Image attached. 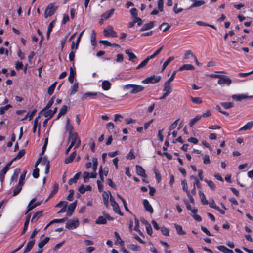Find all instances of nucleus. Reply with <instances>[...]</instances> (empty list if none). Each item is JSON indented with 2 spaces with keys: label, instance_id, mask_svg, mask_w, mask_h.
Listing matches in <instances>:
<instances>
[{
  "label": "nucleus",
  "instance_id": "2f4dec72",
  "mask_svg": "<svg viewBox=\"0 0 253 253\" xmlns=\"http://www.w3.org/2000/svg\"><path fill=\"white\" fill-rule=\"evenodd\" d=\"M217 249L224 253H233V250L228 249L224 246H218Z\"/></svg>",
  "mask_w": 253,
  "mask_h": 253
},
{
  "label": "nucleus",
  "instance_id": "20e7f679",
  "mask_svg": "<svg viewBox=\"0 0 253 253\" xmlns=\"http://www.w3.org/2000/svg\"><path fill=\"white\" fill-rule=\"evenodd\" d=\"M107 220H113V218L108 214H104V216L98 217L97 219L95 221V223L97 224H105L107 223Z\"/></svg>",
  "mask_w": 253,
  "mask_h": 253
},
{
  "label": "nucleus",
  "instance_id": "8fccbe9b",
  "mask_svg": "<svg viewBox=\"0 0 253 253\" xmlns=\"http://www.w3.org/2000/svg\"><path fill=\"white\" fill-rule=\"evenodd\" d=\"M190 98L192 102L195 104H200L202 102V99L200 97H193L191 96Z\"/></svg>",
  "mask_w": 253,
  "mask_h": 253
},
{
  "label": "nucleus",
  "instance_id": "f03ea898",
  "mask_svg": "<svg viewBox=\"0 0 253 253\" xmlns=\"http://www.w3.org/2000/svg\"><path fill=\"white\" fill-rule=\"evenodd\" d=\"M57 8L58 7L54 6V3H50L48 4L44 11V16L45 18H47L54 14Z\"/></svg>",
  "mask_w": 253,
  "mask_h": 253
},
{
  "label": "nucleus",
  "instance_id": "72a5a7b5",
  "mask_svg": "<svg viewBox=\"0 0 253 253\" xmlns=\"http://www.w3.org/2000/svg\"><path fill=\"white\" fill-rule=\"evenodd\" d=\"M194 3L191 5L189 8H192L193 7H199L204 4H205V2L204 0H198L193 1Z\"/></svg>",
  "mask_w": 253,
  "mask_h": 253
},
{
  "label": "nucleus",
  "instance_id": "1a4fd4ad",
  "mask_svg": "<svg viewBox=\"0 0 253 253\" xmlns=\"http://www.w3.org/2000/svg\"><path fill=\"white\" fill-rule=\"evenodd\" d=\"M12 164V162H9L6 164V165L1 169L0 171V180L1 182H3L4 179V175L9 170L10 166Z\"/></svg>",
  "mask_w": 253,
  "mask_h": 253
},
{
  "label": "nucleus",
  "instance_id": "dca6fc26",
  "mask_svg": "<svg viewBox=\"0 0 253 253\" xmlns=\"http://www.w3.org/2000/svg\"><path fill=\"white\" fill-rule=\"evenodd\" d=\"M54 98V96H52L51 99L48 101L46 106L40 112V114L42 115L44 111L48 110L51 107L53 104Z\"/></svg>",
  "mask_w": 253,
  "mask_h": 253
},
{
  "label": "nucleus",
  "instance_id": "5701e85b",
  "mask_svg": "<svg viewBox=\"0 0 253 253\" xmlns=\"http://www.w3.org/2000/svg\"><path fill=\"white\" fill-rule=\"evenodd\" d=\"M66 129L67 131L69 132V135H71L72 134H73L74 133L72 132L74 127L73 126L70 124V119L68 118L67 119L66 121Z\"/></svg>",
  "mask_w": 253,
  "mask_h": 253
},
{
  "label": "nucleus",
  "instance_id": "c03bdc74",
  "mask_svg": "<svg viewBox=\"0 0 253 253\" xmlns=\"http://www.w3.org/2000/svg\"><path fill=\"white\" fill-rule=\"evenodd\" d=\"M56 84H57V82H55L48 87V93L50 95H51L53 93L54 90L56 85Z\"/></svg>",
  "mask_w": 253,
  "mask_h": 253
},
{
  "label": "nucleus",
  "instance_id": "aec40b11",
  "mask_svg": "<svg viewBox=\"0 0 253 253\" xmlns=\"http://www.w3.org/2000/svg\"><path fill=\"white\" fill-rule=\"evenodd\" d=\"M42 201H40V202H38L33 205H32V204L30 205V204H28V205L27 206V209L25 212V214H27L29 211H30L31 210H32L35 208L40 205L42 204Z\"/></svg>",
  "mask_w": 253,
  "mask_h": 253
},
{
  "label": "nucleus",
  "instance_id": "39448f33",
  "mask_svg": "<svg viewBox=\"0 0 253 253\" xmlns=\"http://www.w3.org/2000/svg\"><path fill=\"white\" fill-rule=\"evenodd\" d=\"M161 77L160 76H156L155 75H153L143 80L142 83L144 84H155L159 82L161 80Z\"/></svg>",
  "mask_w": 253,
  "mask_h": 253
},
{
  "label": "nucleus",
  "instance_id": "ea45409f",
  "mask_svg": "<svg viewBox=\"0 0 253 253\" xmlns=\"http://www.w3.org/2000/svg\"><path fill=\"white\" fill-rule=\"evenodd\" d=\"M49 239H50L49 238L47 237L44 239H43V240L40 241L38 243V247H39V248H42V247H43L44 246V245L48 243V242L49 241Z\"/></svg>",
  "mask_w": 253,
  "mask_h": 253
},
{
  "label": "nucleus",
  "instance_id": "473e14b6",
  "mask_svg": "<svg viewBox=\"0 0 253 253\" xmlns=\"http://www.w3.org/2000/svg\"><path fill=\"white\" fill-rule=\"evenodd\" d=\"M20 171V169L19 168H16L15 169L13 174L12 175L11 178V182H12L15 180H17Z\"/></svg>",
  "mask_w": 253,
  "mask_h": 253
},
{
  "label": "nucleus",
  "instance_id": "412c9836",
  "mask_svg": "<svg viewBox=\"0 0 253 253\" xmlns=\"http://www.w3.org/2000/svg\"><path fill=\"white\" fill-rule=\"evenodd\" d=\"M164 92H167L170 93L172 92V87L170 83L166 81L164 84Z\"/></svg>",
  "mask_w": 253,
  "mask_h": 253
},
{
  "label": "nucleus",
  "instance_id": "49530a36",
  "mask_svg": "<svg viewBox=\"0 0 253 253\" xmlns=\"http://www.w3.org/2000/svg\"><path fill=\"white\" fill-rule=\"evenodd\" d=\"M220 105L226 109L233 107V104L232 102H221Z\"/></svg>",
  "mask_w": 253,
  "mask_h": 253
},
{
  "label": "nucleus",
  "instance_id": "13d9d810",
  "mask_svg": "<svg viewBox=\"0 0 253 253\" xmlns=\"http://www.w3.org/2000/svg\"><path fill=\"white\" fill-rule=\"evenodd\" d=\"M97 165H98L97 159L96 158H93V159H92V168H93V169L94 172H95L97 169Z\"/></svg>",
  "mask_w": 253,
  "mask_h": 253
},
{
  "label": "nucleus",
  "instance_id": "de8ad7c7",
  "mask_svg": "<svg viewBox=\"0 0 253 253\" xmlns=\"http://www.w3.org/2000/svg\"><path fill=\"white\" fill-rule=\"evenodd\" d=\"M96 35L95 32L94 30H92L91 31V42L92 43V45L93 46H95L96 44Z\"/></svg>",
  "mask_w": 253,
  "mask_h": 253
},
{
  "label": "nucleus",
  "instance_id": "9b49d317",
  "mask_svg": "<svg viewBox=\"0 0 253 253\" xmlns=\"http://www.w3.org/2000/svg\"><path fill=\"white\" fill-rule=\"evenodd\" d=\"M77 200L75 201L73 203L70 204L68 208L67 212V215L68 216H71L73 212H74V211L76 209L77 204Z\"/></svg>",
  "mask_w": 253,
  "mask_h": 253
},
{
  "label": "nucleus",
  "instance_id": "7c9ffc66",
  "mask_svg": "<svg viewBox=\"0 0 253 253\" xmlns=\"http://www.w3.org/2000/svg\"><path fill=\"white\" fill-rule=\"evenodd\" d=\"M102 86L104 90H108L111 88V83L108 81H104L102 82Z\"/></svg>",
  "mask_w": 253,
  "mask_h": 253
},
{
  "label": "nucleus",
  "instance_id": "680f3d73",
  "mask_svg": "<svg viewBox=\"0 0 253 253\" xmlns=\"http://www.w3.org/2000/svg\"><path fill=\"white\" fill-rule=\"evenodd\" d=\"M179 120V119H177L172 124L170 125V126L169 127V131H171L176 128Z\"/></svg>",
  "mask_w": 253,
  "mask_h": 253
},
{
  "label": "nucleus",
  "instance_id": "338daca9",
  "mask_svg": "<svg viewBox=\"0 0 253 253\" xmlns=\"http://www.w3.org/2000/svg\"><path fill=\"white\" fill-rule=\"evenodd\" d=\"M74 194V191L73 189L69 190V193L67 197V199L70 201L73 200V197Z\"/></svg>",
  "mask_w": 253,
  "mask_h": 253
},
{
  "label": "nucleus",
  "instance_id": "6ab92c4d",
  "mask_svg": "<svg viewBox=\"0 0 253 253\" xmlns=\"http://www.w3.org/2000/svg\"><path fill=\"white\" fill-rule=\"evenodd\" d=\"M35 240H30L27 244V246L24 250L23 253H27L31 251L33 246L34 245Z\"/></svg>",
  "mask_w": 253,
  "mask_h": 253
},
{
  "label": "nucleus",
  "instance_id": "4d7b16f0",
  "mask_svg": "<svg viewBox=\"0 0 253 253\" xmlns=\"http://www.w3.org/2000/svg\"><path fill=\"white\" fill-rule=\"evenodd\" d=\"M78 88V84L77 83H75L72 86V90H71L70 94L73 95V94H75L77 91Z\"/></svg>",
  "mask_w": 253,
  "mask_h": 253
},
{
  "label": "nucleus",
  "instance_id": "603ef678",
  "mask_svg": "<svg viewBox=\"0 0 253 253\" xmlns=\"http://www.w3.org/2000/svg\"><path fill=\"white\" fill-rule=\"evenodd\" d=\"M148 61L146 58L139 65H138L137 66L136 69L138 70V69H140L141 68H142L145 67L146 66V65L148 64Z\"/></svg>",
  "mask_w": 253,
  "mask_h": 253
},
{
  "label": "nucleus",
  "instance_id": "09e8293b",
  "mask_svg": "<svg viewBox=\"0 0 253 253\" xmlns=\"http://www.w3.org/2000/svg\"><path fill=\"white\" fill-rule=\"evenodd\" d=\"M174 59V57L171 56L169 57L163 64L162 71H163L169 63Z\"/></svg>",
  "mask_w": 253,
  "mask_h": 253
},
{
  "label": "nucleus",
  "instance_id": "f3484780",
  "mask_svg": "<svg viewBox=\"0 0 253 253\" xmlns=\"http://www.w3.org/2000/svg\"><path fill=\"white\" fill-rule=\"evenodd\" d=\"M125 52V53L128 56L129 61L134 62L135 59L137 58L136 56L133 53L131 52L130 49H126Z\"/></svg>",
  "mask_w": 253,
  "mask_h": 253
},
{
  "label": "nucleus",
  "instance_id": "2eb2a0df",
  "mask_svg": "<svg viewBox=\"0 0 253 253\" xmlns=\"http://www.w3.org/2000/svg\"><path fill=\"white\" fill-rule=\"evenodd\" d=\"M143 204L145 210L152 214L153 212V209L149 204V201L145 199L143 200Z\"/></svg>",
  "mask_w": 253,
  "mask_h": 253
},
{
  "label": "nucleus",
  "instance_id": "0e129e2a",
  "mask_svg": "<svg viewBox=\"0 0 253 253\" xmlns=\"http://www.w3.org/2000/svg\"><path fill=\"white\" fill-rule=\"evenodd\" d=\"M205 182L207 183V184L211 189H212L213 190H215V186L214 183L212 181L205 180Z\"/></svg>",
  "mask_w": 253,
  "mask_h": 253
},
{
  "label": "nucleus",
  "instance_id": "bb28decb",
  "mask_svg": "<svg viewBox=\"0 0 253 253\" xmlns=\"http://www.w3.org/2000/svg\"><path fill=\"white\" fill-rule=\"evenodd\" d=\"M76 155V151H74L72 154H71V155L69 157H67L65 159L64 163L65 164H69L70 163H71L73 161V160L75 159Z\"/></svg>",
  "mask_w": 253,
  "mask_h": 253
},
{
  "label": "nucleus",
  "instance_id": "a19ab883",
  "mask_svg": "<svg viewBox=\"0 0 253 253\" xmlns=\"http://www.w3.org/2000/svg\"><path fill=\"white\" fill-rule=\"evenodd\" d=\"M22 186L23 185L22 184L18 183V186L13 190V196L18 195L20 192L22 188Z\"/></svg>",
  "mask_w": 253,
  "mask_h": 253
},
{
  "label": "nucleus",
  "instance_id": "4468645a",
  "mask_svg": "<svg viewBox=\"0 0 253 253\" xmlns=\"http://www.w3.org/2000/svg\"><path fill=\"white\" fill-rule=\"evenodd\" d=\"M136 173L138 175L144 177H146L147 175L145 173V171L144 169L140 166L136 165Z\"/></svg>",
  "mask_w": 253,
  "mask_h": 253
},
{
  "label": "nucleus",
  "instance_id": "ddd939ff",
  "mask_svg": "<svg viewBox=\"0 0 253 253\" xmlns=\"http://www.w3.org/2000/svg\"><path fill=\"white\" fill-rule=\"evenodd\" d=\"M115 9L112 8L111 10L106 11L101 15L102 20H106L109 18L114 13Z\"/></svg>",
  "mask_w": 253,
  "mask_h": 253
},
{
  "label": "nucleus",
  "instance_id": "774afa93",
  "mask_svg": "<svg viewBox=\"0 0 253 253\" xmlns=\"http://www.w3.org/2000/svg\"><path fill=\"white\" fill-rule=\"evenodd\" d=\"M161 232L164 235H169V229L166 227H162L161 229Z\"/></svg>",
  "mask_w": 253,
  "mask_h": 253
},
{
  "label": "nucleus",
  "instance_id": "423d86ee",
  "mask_svg": "<svg viewBox=\"0 0 253 253\" xmlns=\"http://www.w3.org/2000/svg\"><path fill=\"white\" fill-rule=\"evenodd\" d=\"M232 83L230 78L225 75H221V78L218 80L217 83L220 85L226 84L229 85Z\"/></svg>",
  "mask_w": 253,
  "mask_h": 253
},
{
  "label": "nucleus",
  "instance_id": "f704fd0d",
  "mask_svg": "<svg viewBox=\"0 0 253 253\" xmlns=\"http://www.w3.org/2000/svg\"><path fill=\"white\" fill-rule=\"evenodd\" d=\"M199 194L201 198V202L203 205H208L209 204L208 201L206 198L205 194L201 191H199Z\"/></svg>",
  "mask_w": 253,
  "mask_h": 253
},
{
  "label": "nucleus",
  "instance_id": "c9c22d12",
  "mask_svg": "<svg viewBox=\"0 0 253 253\" xmlns=\"http://www.w3.org/2000/svg\"><path fill=\"white\" fill-rule=\"evenodd\" d=\"M36 112H37V110L34 109L31 112H28L25 115V117L21 119V121H24V120H26L28 117L29 118V120H31L32 119V118L33 117L34 115H35V114L36 113Z\"/></svg>",
  "mask_w": 253,
  "mask_h": 253
},
{
  "label": "nucleus",
  "instance_id": "052dcab7",
  "mask_svg": "<svg viewBox=\"0 0 253 253\" xmlns=\"http://www.w3.org/2000/svg\"><path fill=\"white\" fill-rule=\"evenodd\" d=\"M164 26H165V27L164 28L163 31V32H166V31H168L170 28L171 25H169L167 23H163L161 25V26H160V28H161V27H163Z\"/></svg>",
  "mask_w": 253,
  "mask_h": 253
},
{
  "label": "nucleus",
  "instance_id": "79ce46f5",
  "mask_svg": "<svg viewBox=\"0 0 253 253\" xmlns=\"http://www.w3.org/2000/svg\"><path fill=\"white\" fill-rule=\"evenodd\" d=\"M53 187V189L49 195V198L53 197L57 192L58 190L59 186L57 183H54Z\"/></svg>",
  "mask_w": 253,
  "mask_h": 253
},
{
  "label": "nucleus",
  "instance_id": "58836bf2",
  "mask_svg": "<svg viewBox=\"0 0 253 253\" xmlns=\"http://www.w3.org/2000/svg\"><path fill=\"white\" fill-rule=\"evenodd\" d=\"M201 116L200 115H197L196 117L194 118L191 119L189 123V126L190 127H192L196 122H197L198 121H199L201 118Z\"/></svg>",
  "mask_w": 253,
  "mask_h": 253
},
{
  "label": "nucleus",
  "instance_id": "4c0bfd02",
  "mask_svg": "<svg viewBox=\"0 0 253 253\" xmlns=\"http://www.w3.org/2000/svg\"><path fill=\"white\" fill-rule=\"evenodd\" d=\"M97 94V93H91V92H87L84 93L82 97H81V100L82 101H84L85 100L87 97H91V96H95Z\"/></svg>",
  "mask_w": 253,
  "mask_h": 253
},
{
  "label": "nucleus",
  "instance_id": "3c124183",
  "mask_svg": "<svg viewBox=\"0 0 253 253\" xmlns=\"http://www.w3.org/2000/svg\"><path fill=\"white\" fill-rule=\"evenodd\" d=\"M12 106L10 104H7L5 106L1 107L0 108V114H3L6 110H7L10 108H11Z\"/></svg>",
  "mask_w": 253,
  "mask_h": 253
},
{
  "label": "nucleus",
  "instance_id": "e433bc0d",
  "mask_svg": "<svg viewBox=\"0 0 253 253\" xmlns=\"http://www.w3.org/2000/svg\"><path fill=\"white\" fill-rule=\"evenodd\" d=\"M174 225L175 227L176 230L178 234L182 235H184L185 234V231H184L182 230V228L181 226H180L177 224H174Z\"/></svg>",
  "mask_w": 253,
  "mask_h": 253
},
{
  "label": "nucleus",
  "instance_id": "5fc2aeb1",
  "mask_svg": "<svg viewBox=\"0 0 253 253\" xmlns=\"http://www.w3.org/2000/svg\"><path fill=\"white\" fill-rule=\"evenodd\" d=\"M154 171L155 174L156 178L158 182H159L161 180V175L158 171V170L155 168L154 169Z\"/></svg>",
  "mask_w": 253,
  "mask_h": 253
},
{
  "label": "nucleus",
  "instance_id": "9d476101",
  "mask_svg": "<svg viewBox=\"0 0 253 253\" xmlns=\"http://www.w3.org/2000/svg\"><path fill=\"white\" fill-rule=\"evenodd\" d=\"M128 87H132V89L129 91V93L131 94H136L142 91L144 87L141 85L132 84V86H129Z\"/></svg>",
  "mask_w": 253,
  "mask_h": 253
},
{
  "label": "nucleus",
  "instance_id": "a211bd4d",
  "mask_svg": "<svg viewBox=\"0 0 253 253\" xmlns=\"http://www.w3.org/2000/svg\"><path fill=\"white\" fill-rule=\"evenodd\" d=\"M154 23L155 21H152L148 23L145 24L140 29V31H144L151 29L154 27Z\"/></svg>",
  "mask_w": 253,
  "mask_h": 253
},
{
  "label": "nucleus",
  "instance_id": "f257e3e1",
  "mask_svg": "<svg viewBox=\"0 0 253 253\" xmlns=\"http://www.w3.org/2000/svg\"><path fill=\"white\" fill-rule=\"evenodd\" d=\"M71 140V147H73L74 145L75 148H77L79 147L81 141L80 138L78 136V134L76 132L74 133L71 135H69L68 141Z\"/></svg>",
  "mask_w": 253,
  "mask_h": 253
},
{
  "label": "nucleus",
  "instance_id": "864d4df0",
  "mask_svg": "<svg viewBox=\"0 0 253 253\" xmlns=\"http://www.w3.org/2000/svg\"><path fill=\"white\" fill-rule=\"evenodd\" d=\"M43 115L45 117H48V118H51L53 115L52 114L51 110H47L44 111L42 113V115Z\"/></svg>",
  "mask_w": 253,
  "mask_h": 253
},
{
  "label": "nucleus",
  "instance_id": "6e6d98bb",
  "mask_svg": "<svg viewBox=\"0 0 253 253\" xmlns=\"http://www.w3.org/2000/svg\"><path fill=\"white\" fill-rule=\"evenodd\" d=\"M26 174V171H24L23 172V173L21 174L18 183H19L20 184H22V185H23V184H24L23 181L25 178Z\"/></svg>",
  "mask_w": 253,
  "mask_h": 253
},
{
  "label": "nucleus",
  "instance_id": "0eeeda50",
  "mask_svg": "<svg viewBox=\"0 0 253 253\" xmlns=\"http://www.w3.org/2000/svg\"><path fill=\"white\" fill-rule=\"evenodd\" d=\"M79 226L78 219L69 220L66 223V228L68 229H75Z\"/></svg>",
  "mask_w": 253,
  "mask_h": 253
},
{
  "label": "nucleus",
  "instance_id": "6e6552de",
  "mask_svg": "<svg viewBox=\"0 0 253 253\" xmlns=\"http://www.w3.org/2000/svg\"><path fill=\"white\" fill-rule=\"evenodd\" d=\"M104 36L106 37H117V33L113 30L112 27L104 29Z\"/></svg>",
  "mask_w": 253,
  "mask_h": 253
},
{
  "label": "nucleus",
  "instance_id": "a878e982",
  "mask_svg": "<svg viewBox=\"0 0 253 253\" xmlns=\"http://www.w3.org/2000/svg\"><path fill=\"white\" fill-rule=\"evenodd\" d=\"M253 126V122L247 123L245 126L239 129V131L250 130Z\"/></svg>",
  "mask_w": 253,
  "mask_h": 253
},
{
  "label": "nucleus",
  "instance_id": "4be33fe9",
  "mask_svg": "<svg viewBox=\"0 0 253 253\" xmlns=\"http://www.w3.org/2000/svg\"><path fill=\"white\" fill-rule=\"evenodd\" d=\"M102 197L103 200V202L104 205H105L106 208H108L109 207V193L106 191H103L102 194Z\"/></svg>",
  "mask_w": 253,
  "mask_h": 253
},
{
  "label": "nucleus",
  "instance_id": "c756f323",
  "mask_svg": "<svg viewBox=\"0 0 253 253\" xmlns=\"http://www.w3.org/2000/svg\"><path fill=\"white\" fill-rule=\"evenodd\" d=\"M81 172H78L77 173H76L73 178H71L69 180V182H68L69 184L71 185L73 183H76L77 182L78 179L79 178V176L81 175Z\"/></svg>",
  "mask_w": 253,
  "mask_h": 253
},
{
  "label": "nucleus",
  "instance_id": "bf43d9fd",
  "mask_svg": "<svg viewBox=\"0 0 253 253\" xmlns=\"http://www.w3.org/2000/svg\"><path fill=\"white\" fill-rule=\"evenodd\" d=\"M47 144H48V138H46L45 139L44 145H43V147L42 148V152L40 153V155L41 156H42V155H43L44 154V152L45 151V150H46Z\"/></svg>",
  "mask_w": 253,
  "mask_h": 253
},
{
  "label": "nucleus",
  "instance_id": "a18cd8bd",
  "mask_svg": "<svg viewBox=\"0 0 253 253\" xmlns=\"http://www.w3.org/2000/svg\"><path fill=\"white\" fill-rule=\"evenodd\" d=\"M127 247L132 251H139L140 250V246L137 245L128 244L127 245Z\"/></svg>",
  "mask_w": 253,
  "mask_h": 253
},
{
  "label": "nucleus",
  "instance_id": "7ed1b4c3",
  "mask_svg": "<svg viewBox=\"0 0 253 253\" xmlns=\"http://www.w3.org/2000/svg\"><path fill=\"white\" fill-rule=\"evenodd\" d=\"M109 194L110 195V202H111V205L113 207V210H114V211L116 213L119 214L120 215L123 216V213L121 211V210H120V207L119 206V205L115 201V200L114 199V198L112 196V195L111 194V193H110V191H109Z\"/></svg>",
  "mask_w": 253,
  "mask_h": 253
},
{
  "label": "nucleus",
  "instance_id": "b1692460",
  "mask_svg": "<svg viewBox=\"0 0 253 253\" xmlns=\"http://www.w3.org/2000/svg\"><path fill=\"white\" fill-rule=\"evenodd\" d=\"M114 235L117 238V241L115 242V244L116 245L119 244L120 246H123L125 244L124 241L122 240L118 233L117 231H115L114 232Z\"/></svg>",
  "mask_w": 253,
  "mask_h": 253
},
{
  "label": "nucleus",
  "instance_id": "69168bd1",
  "mask_svg": "<svg viewBox=\"0 0 253 253\" xmlns=\"http://www.w3.org/2000/svg\"><path fill=\"white\" fill-rule=\"evenodd\" d=\"M39 169L37 167H35V168L33 170V171L32 173V175H33V176L34 178H37L39 177Z\"/></svg>",
  "mask_w": 253,
  "mask_h": 253
},
{
  "label": "nucleus",
  "instance_id": "f8f14e48",
  "mask_svg": "<svg viewBox=\"0 0 253 253\" xmlns=\"http://www.w3.org/2000/svg\"><path fill=\"white\" fill-rule=\"evenodd\" d=\"M252 97H253L252 96H248L246 94H239V95L234 94L232 96V99L236 100L237 101H240L242 100L243 99L250 98Z\"/></svg>",
  "mask_w": 253,
  "mask_h": 253
},
{
  "label": "nucleus",
  "instance_id": "37998d69",
  "mask_svg": "<svg viewBox=\"0 0 253 253\" xmlns=\"http://www.w3.org/2000/svg\"><path fill=\"white\" fill-rule=\"evenodd\" d=\"M43 211H40L36 212H35L34 215H33L32 219L31 220V221H33V220L34 219H36V220H38L42 214Z\"/></svg>",
  "mask_w": 253,
  "mask_h": 253
},
{
  "label": "nucleus",
  "instance_id": "cd10ccee",
  "mask_svg": "<svg viewBox=\"0 0 253 253\" xmlns=\"http://www.w3.org/2000/svg\"><path fill=\"white\" fill-rule=\"evenodd\" d=\"M25 150L24 149L21 150L18 152L17 155L10 162H12V163L14 161H16L17 160L21 159L25 155Z\"/></svg>",
  "mask_w": 253,
  "mask_h": 253
},
{
  "label": "nucleus",
  "instance_id": "e2e57ef3",
  "mask_svg": "<svg viewBox=\"0 0 253 253\" xmlns=\"http://www.w3.org/2000/svg\"><path fill=\"white\" fill-rule=\"evenodd\" d=\"M90 173L88 172H84L83 173L84 182L86 183L88 181Z\"/></svg>",
  "mask_w": 253,
  "mask_h": 253
},
{
  "label": "nucleus",
  "instance_id": "c85d7f7f",
  "mask_svg": "<svg viewBox=\"0 0 253 253\" xmlns=\"http://www.w3.org/2000/svg\"><path fill=\"white\" fill-rule=\"evenodd\" d=\"M75 75V72L72 67L70 68V73L68 77V80L70 83H73Z\"/></svg>",
  "mask_w": 253,
  "mask_h": 253
},
{
  "label": "nucleus",
  "instance_id": "393cba45",
  "mask_svg": "<svg viewBox=\"0 0 253 253\" xmlns=\"http://www.w3.org/2000/svg\"><path fill=\"white\" fill-rule=\"evenodd\" d=\"M195 69L194 67L191 64H184L179 68L178 71H181L184 70H192Z\"/></svg>",
  "mask_w": 253,
  "mask_h": 253
}]
</instances>
